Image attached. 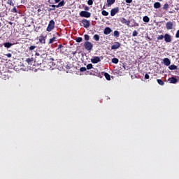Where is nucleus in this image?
Here are the masks:
<instances>
[{
    "label": "nucleus",
    "mask_w": 179,
    "mask_h": 179,
    "mask_svg": "<svg viewBox=\"0 0 179 179\" xmlns=\"http://www.w3.org/2000/svg\"><path fill=\"white\" fill-rule=\"evenodd\" d=\"M55 27V22L54 21V20H51L49 22L48 26L46 29V31H52V30H54V28Z\"/></svg>",
    "instance_id": "obj_1"
},
{
    "label": "nucleus",
    "mask_w": 179,
    "mask_h": 179,
    "mask_svg": "<svg viewBox=\"0 0 179 179\" xmlns=\"http://www.w3.org/2000/svg\"><path fill=\"white\" fill-rule=\"evenodd\" d=\"M81 23L82 24H80V26H83V27H85V29H89V27H90V20L83 19L81 20Z\"/></svg>",
    "instance_id": "obj_2"
},
{
    "label": "nucleus",
    "mask_w": 179,
    "mask_h": 179,
    "mask_svg": "<svg viewBox=\"0 0 179 179\" xmlns=\"http://www.w3.org/2000/svg\"><path fill=\"white\" fill-rule=\"evenodd\" d=\"M84 47L87 51H92L93 50V45L90 41L85 42Z\"/></svg>",
    "instance_id": "obj_3"
},
{
    "label": "nucleus",
    "mask_w": 179,
    "mask_h": 179,
    "mask_svg": "<svg viewBox=\"0 0 179 179\" xmlns=\"http://www.w3.org/2000/svg\"><path fill=\"white\" fill-rule=\"evenodd\" d=\"M80 16L81 17H90V16H92V13H90V12L89 11H81L80 13Z\"/></svg>",
    "instance_id": "obj_4"
},
{
    "label": "nucleus",
    "mask_w": 179,
    "mask_h": 179,
    "mask_svg": "<svg viewBox=\"0 0 179 179\" xmlns=\"http://www.w3.org/2000/svg\"><path fill=\"white\" fill-rule=\"evenodd\" d=\"M120 22L122 24H126V26H129V24H131V21L129 20L125 19V17H120Z\"/></svg>",
    "instance_id": "obj_5"
},
{
    "label": "nucleus",
    "mask_w": 179,
    "mask_h": 179,
    "mask_svg": "<svg viewBox=\"0 0 179 179\" xmlns=\"http://www.w3.org/2000/svg\"><path fill=\"white\" fill-rule=\"evenodd\" d=\"M100 61H101V59H100V57L99 56L93 57V58L91 59L92 64H99V62H100Z\"/></svg>",
    "instance_id": "obj_6"
},
{
    "label": "nucleus",
    "mask_w": 179,
    "mask_h": 179,
    "mask_svg": "<svg viewBox=\"0 0 179 179\" xmlns=\"http://www.w3.org/2000/svg\"><path fill=\"white\" fill-rule=\"evenodd\" d=\"M118 12H120V8L116 7L113 8L110 10V16H115V15H117V13H118Z\"/></svg>",
    "instance_id": "obj_7"
},
{
    "label": "nucleus",
    "mask_w": 179,
    "mask_h": 179,
    "mask_svg": "<svg viewBox=\"0 0 179 179\" xmlns=\"http://www.w3.org/2000/svg\"><path fill=\"white\" fill-rule=\"evenodd\" d=\"M173 27H174V22H173L171 21H169L166 24V27L167 30H172Z\"/></svg>",
    "instance_id": "obj_8"
},
{
    "label": "nucleus",
    "mask_w": 179,
    "mask_h": 179,
    "mask_svg": "<svg viewBox=\"0 0 179 179\" xmlns=\"http://www.w3.org/2000/svg\"><path fill=\"white\" fill-rule=\"evenodd\" d=\"M164 38L166 43H171V35L169 34H165V35L164 36Z\"/></svg>",
    "instance_id": "obj_9"
},
{
    "label": "nucleus",
    "mask_w": 179,
    "mask_h": 179,
    "mask_svg": "<svg viewBox=\"0 0 179 179\" xmlns=\"http://www.w3.org/2000/svg\"><path fill=\"white\" fill-rule=\"evenodd\" d=\"M121 47V43L120 42H115V44L111 46V50H118Z\"/></svg>",
    "instance_id": "obj_10"
},
{
    "label": "nucleus",
    "mask_w": 179,
    "mask_h": 179,
    "mask_svg": "<svg viewBox=\"0 0 179 179\" xmlns=\"http://www.w3.org/2000/svg\"><path fill=\"white\" fill-rule=\"evenodd\" d=\"M163 62L164 65H166V66H170V64H171V61L169 58H164Z\"/></svg>",
    "instance_id": "obj_11"
},
{
    "label": "nucleus",
    "mask_w": 179,
    "mask_h": 179,
    "mask_svg": "<svg viewBox=\"0 0 179 179\" xmlns=\"http://www.w3.org/2000/svg\"><path fill=\"white\" fill-rule=\"evenodd\" d=\"M113 30L110 27H106L103 31V34L108 36V34H110Z\"/></svg>",
    "instance_id": "obj_12"
},
{
    "label": "nucleus",
    "mask_w": 179,
    "mask_h": 179,
    "mask_svg": "<svg viewBox=\"0 0 179 179\" xmlns=\"http://www.w3.org/2000/svg\"><path fill=\"white\" fill-rule=\"evenodd\" d=\"M113 3H115V0H107L106 6H108V8H110V6H111V5H113Z\"/></svg>",
    "instance_id": "obj_13"
},
{
    "label": "nucleus",
    "mask_w": 179,
    "mask_h": 179,
    "mask_svg": "<svg viewBox=\"0 0 179 179\" xmlns=\"http://www.w3.org/2000/svg\"><path fill=\"white\" fill-rule=\"evenodd\" d=\"M177 82H178V80L176 77H171L169 78L170 83H177Z\"/></svg>",
    "instance_id": "obj_14"
},
{
    "label": "nucleus",
    "mask_w": 179,
    "mask_h": 179,
    "mask_svg": "<svg viewBox=\"0 0 179 179\" xmlns=\"http://www.w3.org/2000/svg\"><path fill=\"white\" fill-rule=\"evenodd\" d=\"M154 8L155 9H159V8H162V4L160 3V2H155L154 3Z\"/></svg>",
    "instance_id": "obj_15"
},
{
    "label": "nucleus",
    "mask_w": 179,
    "mask_h": 179,
    "mask_svg": "<svg viewBox=\"0 0 179 179\" xmlns=\"http://www.w3.org/2000/svg\"><path fill=\"white\" fill-rule=\"evenodd\" d=\"M39 43H41L42 44H45V37L43 36H39Z\"/></svg>",
    "instance_id": "obj_16"
},
{
    "label": "nucleus",
    "mask_w": 179,
    "mask_h": 179,
    "mask_svg": "<svg viewBox=\"0 0 179 179\" xmlns=\"http://www.w3.org/2000/svg\"><path fill=\"white\" fill-rule=\"evenodd\" d=\"M65 6V1L62 0L59 2L58 5L56 6V8H61V6Z\"/></svg>",
    "instance_id": "obj_17"
},
{
    "label": "nucleus",
    "mask_w": 179,
    "mask_h": 179,
    "mask_svg": "<svg viewBox=\"0 0 179 179\" xmlns=\"http://www.w3.org/2000/svg\"><path fill=\"white\" fill-rule=\"evenodd\" d=\"M3 45L6 48H10V47L12 45H13V44H12L11 43L7 42V43H4Z\"/></svg>",
    "instance_id": "obj_18"
},
{
    "label": "nucleus",
    "mask_w": 179,
    "mask_h": 179,
    "mask_svg": "<svg viewBox=\"0 0 179 179\" xmlns=\"http://www.w3.org/2000/svg\"><path fill=\"white\" fill-rule=\"evenodd\" d=\"M143 22H145V23H149V22L150 21V18L145 15L143 17Z\"/></svg>",
    "instance_id": "obj_19"
},
{
    "label": "nucleus",
    "mask_w": 179,
    "mask_h": 179,
    "mask_svg": "<svg viewBox=\"0 0 179 179\" xmlns=\"http://www.w3.org/2000/svg\"><path fill=\"white\" fill-rule=\"evenodd\" d=\"M103 75H104L106 80H111V76H110V74H108V73H104Z\"/></svg>",
    "instance_id": "obj_20"
},
{
    "label": "nucleus",
    "mask_w": 179,
    "mask_h": 179,
    "mask_svg": "<svg viewBox=\"0 0 179 179\" xmlns=\"http://www.w3.org/2000/svg\"><path fill=\"white\" fill-rule=\"evenodd\" d=\"M169 69H170V71H175V69H177V66L171 64L169 66Z\"/></svg>",
    "instance_id": "obj_21"
},
{
    "label": "nucleus",
    "mask_w": 179,
    "mask_h": 179,
    "mask_svg": "<svg viewBox=\"0 0 179 179\" xmlns=\"http://www.w3.org/2000/svg\"><path fill=\"white\" fill-rule=\"evenodd\" d=\"M57 41V37L54 36L53 38L49 40L48 44H52V43Z\"/></svg>",
    "instance_id": "obj_22"
},
{
    "label": "nucleus",
    "mask_w": 179,
    "mask_h": 179,
    "mask_svg": "<svg viewBox=\"0 0 179 179\" xmlns=\"http://www.w3.org/2000/svg\"><path fill=\"white\" fill-rule=\"evenodd\" d=\"M94 40H95V41H99V40H100V36H99L98 34H95L93 36Z\"/></svg>",
    "instance_id": "obj_23"
},
{
    "label": "nucleus",
    "mask_w": 179,
    "mask_h": 179,
    "mask_svg": "<svg viewBox=\"0 0 179 179\" xmlns=\"http://www.w3.org/2000/svg\"><path fill=\"white\" fill-rule=\"evenodd\" d=\"M113 36H114V37H116V38L120 37V31H115L113 32Z\"/></svg>",
    "instance_id": "obj_24"
},
{
    "label": "nucleus",
    "mask_w": 179,
    "mask_h": 179,
    "mask_svg": "<svg viewBox=\"0 0 179 179\" xmlns=\"http://www.w3.org/2000/svg\"><path fill=\"white\" fill-rule=\"evenodd\" d=\"M34 61V59H33V57L27 58L26 59V62H27V64H31V62H33Z\"/></svg>",
    "instance_id": "obj_25"
},
{
    "label": "nucleus",
    "mask_w": 179,
    "mask_h": 179,
    "mask_svg": "<svg viewBox=\"0 0 179 179\" xmlns=\"http://www.w3.org/2000/svg\"><path fill=\"white\" fill-rule=\"evenodd\" d=\"M157 83L160 85V86H164V82L161 79H157Z\"/></svg>",
    "instance_id": "obj_26"
},
{
    "label": "nucleus",
    "mask_w": 179,
    "mask_h": 179,
    "mask_svg": "<svg viewBox=\"0 0 179 179\" xmlns=\"http://www.w3.org/2000/svg\"><path fill=\"white\" fill-rule=\"evenodd\" d=\"M76 43H82V41H83V38H82V37H77L76 38Z\"/></svg>",
    "instance_id": "obj_27"
},
{
    "label": "nucleus",
    "mask_w": 179,
    "mask_h": 179,
    "mask_svg": "<svg viewBox=\"0 0 179 179\" xmlns=\"http://www.w3.org/2000/svg\"><path fill=\"white\" fill-rule=\"evenodd\" d=\"M50 6H51L52 8H49V11L55 10V8H57V5H50Z\"/></svg>",
    "instance_id": "obj_28"
},
{
    "label": "nucleus",
    "mask_w": 179,
    "mask_h": 179,
    "mask_svg": "<svg viewBox=\"0 0 179 179\" xmlns=\"http://www.w3.org/2000/svg\"><path fill=\"white\" fill-rule=\"evenodd\" d=\"M101 15H103V16H108V12H107L106 10H103L101 11Z\"/></svg>",
    "instance_id": "obj_29"
},
{
    "label": "nucleus",
    "mask_w": 179,
    "mask_h": 179,
    "mask_svg": "<svg viewBox=\"0 0 179 179\" xmlns=\"http://www.w3.org/2000/svg\"><path fill=\"white\" fill-rule=\"evenodd\" d=\"M138 34H139V33L138 32V31L134 30V31H133V33H132V36H133V37H136V36H138Z\"/></svg>",
    "instance_id": "obj_30"
},
{
    "label": "nucleus",
    "mask_w": 179,
    "mask_h": 179,
    "mask_svg": "<svg viewBox=\"0 0 179 179\" xmlns=\"http://www.w3.org/2000/svg\"><path fill=\"white\" fill-rule=\"evenodd\" d=\"M36 45H31L29 48V51H33L34 50H36Z\"/></svg>",
    "instance_id": "obj_31"
},
{
    "label": "nucleus",
    "mask_w": 179,
    "mask_h": 179,
    "mask_svg": "<svg viewBox=\"0 0 179 179\" xmlns=\"http://www.w3.org/2000/svg\"><path fill=\"white\" fill-rule=\"evenodd\" d=\"M118 62H119L118 59H117V58L112 59V63L113 64H118Z\"/></svg>",
    "instance_id": "obj_32"
},
{
    "label": "nucleus",
    "mask_w": 179,
    "mask_h": 179,
    "mask_svg": "<svg viewBox=\"0 0 179 179\" xmlns=\"http://www.w3.org/2000/svg\"><path fill=\"white\" fill-rule=\"evenodd\" d=\"M163 38H164V36L159 35L157 38V40L159 41V40H163Z\"/></svg>",
    "instance_id": "obj_33"
},
{
    "label": "nucleus",
    "mask_w": 179,
    "mask_h": 179,
    "mask_svg": "<svg viewBox=\"0 0 179 179\" xmlns=\"http://www.w3.org/2000/svg\"><path fill=\"white\" fill-rule=\"evenodd\" d=\"M85 40H86V41H89L90 40V36L87 34H85L84 36Z\"/></svg>",
    "instance_id": "obj_34"
},
{
    "label": "nucleus",
    "mask_w": 179,
    "mask_h": 179,
    "mask_svg": "<svg viewBox=\"0 0 179 179\" xmlns=\"http://www.w3.org/2000/svg\"><path fill=\"white\" fill-rule=\"evenodd\" d=\"M87 69H93V64H88L87 65Z\"/></svg>",
    "instance_id": "obj_35"
},
{
    "label": "nucleus",
    "mask_w": 179,
    "mask_h": 179,
    "mask_svg": "<svg viewBox=\"0 0 179 179\" xmlns=\"http://www.w3.org/2000/svg\"><path fill=\"white\" fill-rule=\"evenodd\" d=\"M7 3L8 5H10L11 6H13L14 5L13 1H12V0H8Z\"/></svg>",
    "instance_id": "obj_36"
},
{
    "label": "nucleus",
    "mask_w": 179,
    "mask_h": 179,
    "mask_svg": "<svg viewBox=\"0 0 179 179\" xmlns=\"http://www.w3.org/2000/svg\"><path fill=\"white\" fill-rule=\"evenodd\" d=\"M62 48H64V45L62 44L58 45L57 50H60V52H62V50H61Z\"/></svg>",
    "instance_id": "obj_37"
},
{
    "label": "nucleus",
    "mask_w": 179,
    "mask_h": 179,
    "mask_svg": "<svg viewBox=\"0 0 179 179\" xmlns=\"http://www.w3.org/2000/svg\"><path fill=\"white\" fill-rule=\"evenodd\" d=\"M87 69H86V67H80V72H85V71H87Z\"/></svg>",
    "instance_id": "obj_38"
},
{
    "label": "nucleus",
    "mask_w": 179,
    "mask_h": 179,
    "mask_svg": "<svg viewBox=\"0 0 179 179\" xmlns=\"http://www.w3.org/2000/svg\"><path fill=\"white\" fill-rule=\"evenodd\" d=\"M169 3H165L164 5V6H163V9H164V10H167V9H169Z\"/></svg>",
    "instance_id": "obj_39"
},
{
    "label": "nucleus",
    "mask_w": 179,
    "mask_h": 179,
    "mask_svg": "<svg viewBox=\"0 0 179 179\" xmlns=\"http://www.w3.org/2000/svg\"><path fill=\"white\" fill-rule=\"evenodd\" d=\"M87 5H90V6L93 5V0H88L87 1Z\"/></svg>",
    "instance_id": "obj_40"
},
{
    "label": "nucleus",
    "mask_w": 179,
    "mask_h": 179,
    "mask_svg": "<svg viewBox=\"0 0 179 179\" xmlns=\"http://www.w3.org/2000/svg\"><path fill=\"white\" fill-rule=\"evenodd\" d=\"M11 12H13V13H17V10L16 9V7H14L12 9Z\"/></svg>",
    "instance_id": "obj_41"
},
{
    "label": "nucleus",
    "mask_w": 179,
    "mask_h": 179,
    "mask_svg": "<svg viewBox=\"0 0 179 179\" xmlns=\"http://www.w3.org/2000/svg\"><path fill=\"white\" fill-rule=\"evenodd\" d=\"M36 64V65H41V61L38 62L37 61V59H35V64Z\"/></svg>",
    "instance_id": "obj_42"
},
{
    "label": "nucleus",
    "mask_w": 179,
    "mask_h": 179,
    "mask_svg": "<svg viewBox=\"0 0 179 179\" xmlns=\"http://www.w3.org/2000/svg\"><path fill=\"white\" fill-rule=\"evenodd\" d=\"M6 56L8 57V58H12V54L11 53H8L6 55Z\"/></svg>",
    "instance_id": "obj_43"
},
{
    "label": "nucleus",
    "mask_w": 179,
    "mask_h": 179,
    "mask_svg": "<svg viewBox=\"0 0 179 179\" xmlns=\"http://www.w3.org/2000/svg\"><path fill=\"white\" fill-rule=\"evenodd\" d=\"M68 71H69V69H71V66L69 64H67L64 66Z\"/></svg>",
    "instance_id": "obj_44"
},
{
    "label": "nucleus",
    "mask_w": 179,
    "mask_h": 179,
    "mask_svg": "<svg viewBox=\"0 0 179 179\" xmlns=\"http://www.w3.org/2000/svg\"><path fill=\"white\" fill-rule=\"evenodd\" d=\"M176 38H179V29L177 31V32L176 34Z\"/></svg>",
    "instance_id": "obj_45"
},
{
    "label": "nucleus",
    "mask_w": 179,
    "mask_h": 179,
    "mask_svg": "<svg viewBox=\"0 0 179 179\" xmlns=\"http://www.w3.org/2000/svg\"><path fill=\"white\" fill-rule=\"evenodd\" d=\"M150 76H149V74L146 73L145 75V79H149Z\"/></svg>",
    "instance_id": "obj_46"
},
{
    "label": "nucleus",
    "mask_w": 179,
    "mask_h": 179,
    "mask_svg": "<svg viewBox=\"0 0 179 179\" xmlns=\"http://www.w3.org/2000/svg\"><path fill=\"white\" fill-rule=\"evenodd\" d=\"M127 3H132V0H126Z\"/></svg>",
    "instance_id": "obj_47"
},
{
    "label": "nucleus",
    "mask_w": 179,
    "mask_h": 179,
    "mask_svg": "<svg viewBox=\"0 0 179 179\" xmlns=\"http://www.w3.org/2000/svg\"><path fill=\"white\" fill-rule=\"evenodd\" d=\"M55 3H58L61 2V0H55Z\"/></svg>",
    "instance_id": "obj_48"
},
{
    "label": "nucleus",
    "mask_w": 179,
    "mask_h": 179,
    "mask_svg": "<svg viewBox=\"0 0 179 179\" xmlns=\"http://www.w3.org/2000/svg\"><path fill=\"white\" fill-rule=\"evenodd\" d=\"M71 54H72L73 55H75L76 54H78V52H77V51L72 52Z\"/></svg>",
    "instance_id": "obj_49"
},
{
    "label": "nucleus",
    "mask_w": 179,
    "mask_h": 179,
    "mask_svg": "<svg viewBox=\"0 0 179 179\" xmlns=\"http://www.w3.org/2000/svg\"><path fill=\"white\" fill-rule=\"evenodd\" d=\"M89 7L88 6H86V7H85V10H89Z\"/></svg>",
    "instance_id": "obj_50"
},
{
    "label": "nucleus",
    "mask_w": 179,
    "mask_h": 179,
    "mask_svg": "<svg viewBox=\"0 0 179 179\" xmlns=\"http://www.w3.org/2000/svg\"><path fill=\"white\" fill-rule=\"evenodd\" d=\"M134 27L135 26H139V24H138V23H136V24H134Z\"/></svg>",
    "instance_id": "obj_51"
},
{
    "label": "nucleus",
    "mask_w": 179,
    "mask_h": 179,
    "mask_svg": "<svg viewBox=\"0 0 179 179\" xmlns=\"http://www.w3.org/2000/svg\"><path fill=\"white\" fill-rule=\"evenodd\" d=\"M38 12H41V9H38Z\"/></svg>",
    "instance_id": "obj_52"
},
{
    "label": "nucleus",
    "mask_w": 179,
    "mask_h": 179,
    "mask_svg": "<svg viewBox=\"0 0 179 179\" xmlns=\"http://www.w3.org/2000/svg\"><path fill=\"white\" fill-rule=\"evenodd\" d=\"M103 9H106V6H103Z\"/></svg>",
    "instance_id": "obj_53"
},
{
    "label": "nucleus",
    "mask_w": 179,
    "mask_h": 179,
    "mask_svg": "<svg viewBox=\"0 0 179 179\" xmlns=\"http://www.w3.org/2000/svg\"><path fill=\"white\" fill-rule=\"evenodd\" d=\"M9 24H13V23L10 22H9Z\"/></svg>",
    "instance_id": "obj_54"
},
{
    "label": "nucleus",
    "mask_w": 179,
    "mask_h": 179,
    "mask_svg": "<svg viewBox=\"0 0 179 179\" xmlns=\"http://www.w3.org/2000/svg\"><path fill=\"white\" fill-rule=\"evenodd\" d=\"M148 39L150 41V40H152V38H148Z\"/></svg>",
    "instance_id": "obj_55"
},
{
    "label": "nucleus",
    "mask_w": 179,
    "mask_h": 179,
    "mask_svg": "<svg viewBox=\"0 0 179 179\" xmlns=\"http://www.w3.org/2000/svg\"><path fill=\"white\" fill-rule=\"evenodd\" d=\"M1 23L0 22V27H1Z\"/></svg>",
    "instance_id": "obj_56"
},
{
    "label": "nucleus",
    "mask_w": 179,
    "mask_h": 179,
    "mask_svg": "<svg viewBox=\"0 0 179 179\" xmlns=\"http://www.w3.org/2000/svg\"><path fill=\"white\" fill-rule=\"evenodd\" d=\"M51 59H52V61H54V59H53V58H52Z\"/></svg>",
    "instance_id": "obj_57"
},
{
    "label": "nucleus",
    "mask_w": 179,
    "mask_h": 179,
    "mask_svg": "<svg viewBox=\"0 0 179 179\" xmlns=\"http://www.w3.org/2000/svg\"><path fill=\"white\" fill-rule=\"evenodd\" d=\"M159 1H162V0H159Z\"/></svg>",
    "instance_id": "obj_58"
}]
</instances>
